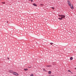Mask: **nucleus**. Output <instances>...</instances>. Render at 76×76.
<instances>
[{
  "label": "nucleus",
  "mask_w": 76,
  "mask_h": 76,
  "mask_svg": "<svg viewBox=\"0 0 76 76\" xmlns=\"http://www.w3.org/2000/svg\"><path fill=\"white\" fill-rule=\"evenodd\" d=\"M59 16L60 17V18H58L60 20H62L63 19V18L64 19L65 18V16L63 15H59Z\"/></svg>",
  "instance_id": "nucleus-1"
},
{
  "label": "nucleus",
  "mask_w": 76,
  "mask_h": 76,
  "mask_svg": "<svg viewBox=\"0 0 76 76\" xmlns=\"http://www.w3.org/2000/svg\"><path fill=\"white\" fill-rule=\"evenodd\" d=\"M13 74L14 75H15V76H18L19 75V74L18 73L15 72H13Z\"/></svg>",
  "instance_id": "nucleus-2"
},
{
  "label": "nucleus",
  "mask_w": 76,
  "mask_h": 76,
  "mask_svg": "<svg viewBox=\"0 0 76 76\" xmlns=\"http://www.w3.org/2000/svg\"><path fill=\"white\" fill-rule=\"evenodd\" d=\"M67 3H68L69 6H70L71 5V4H70V2L69 1H68Z\"/></svg>",
  "instance_id": "nucleus-3"
},
{
  "label": "nucleus",
  "mask_w": 76,
  "mask_h": 76,
  "mask_svg": "<svg viewBox=\"0 0 76 76\" xmlns=\"http://www.w3.org/2000/svg\"><path fill=\"white\" fill-rule=\"evenodd\" d=\"M9 73H13V71L12 70H10L9 71Z\"/></svg>",
  "instance_id": "nucleus-4"
},
{
  "label": "nucleus",
  "mask_w": 76,
  "mask_h": 76,
  "mask_svg": "<svg viewBox=\"0 0 76 76\" xmlns=\"http://www.w3.org/2000/svg\"><path fill=\"white\" fill-rule=\"evenodd\" d=\"M69 6L72 9H73V5H72V4L70 6Z\"/></svg>",
  "instance_id": "nucleus-5"
},
{
  "label": "nucleus",
  "mask_w": 76,
  "mask_h": 76,
  "mask_svg": "<svg viewBox=\"0 0 76 76\" xmlns=\"http://www.w3.org/2000/svg\"><path fill=\"white\" fill-rule=\"evenodd\" d=\"M24 70H25V72H26V71H27V70H28V69H24Z\"/></svg>",
  "instance_id": "nucleus-6"
},
{
  "label": "nucleus",
  "mask_w": 76,
  "mask_h": 76,
  "mask_svg": "<svg viewBox=\"0 0 76 76\" xmlns=\"http://www.w3.org/2000/svg\"><path fill=\"white\" fill-rule=\"evenodd\" d=\"M46 67H52L51 65H48V66H46Z\"/></svg>",
  "instance_id": "nucleus-7"
},
{
  "label": "nucleus",
  "mask_w": 76,
  "mask_h": 76,
  "mask_svg": "<svg viewBox=\"0 0 76 76\" xmlns=\"http://www.w3.org/2000/svg\"><path fill=\"white\" fill-rule=\"evenodd\" d=\"M33 5L34 6H37V4H35V3L33 4Z\"/></svg>",
  "instance_id": "nucleus-8"
},
{
  "label": "nucleus",
  "mask_w": 76,
  "mask_h": 76,
  "mask_svg": "<svg viewBox=\"0 0 76 76\" xmlns=\"http://www.w3.org/2000/svg\"><path fill=\"white\" fill-rule=\"evenodd\" d=\"M48 74H51V72L49 71L48 72Z\"/></svg>",
  "instance_id": "nucleus-9"
},
{
  "label": "nucleus",
  "mask_w": 76,
  "mask_h": 76,
  "mask_svg": "<svg viewBox=\"0 0 76 76\" xmlns=\"http://www.w3.org/2000/svg\"><path fill=\"white\" fill-rule=\"evenodd\" d=\"M70 60H73V57H71L70 58Z\"/></svg>",
  "instance_id": "nucleus-10"
},
{
  "label": "nucleus",
  "mask_w": 76,
  "mask_h": 76,
  "mask_svg": "<svg viewBox=\"0 0 76 76\" xmlns=\"http://www.w3.org/2000/svg\"><path fill=\"white\" fill-rule=\"evenodd\" d=\"M30 76H34V75L33 74H31Z\"/></svg>",
  "instance_id": "nucleus-11"
},
{
  "label": "nucleus",
  "mask_w": 76,
  "mask_h": 76,
  "mask_svg": "<svg viewBox=\"0 0 76 76\" xmlns=\"http://www.w3.org/2000/svg\"><path fill=\"white\" fill-rule=\"evenodd\" d=\"M50 44L51 45H53V43H50Z\"/></svg>",
  "instance_id": "nucleus-12"
},
{
  "label": "nucleus",
  "mask_w": 76,
  "mask_h": 76,
  "mask_svg": "<svg viewBox=\"0 0 76 76\" xmlns=\"http://www.w3.org/2000/svg\"><path fill=\"white\" fill-rule=\"evenodd\" d=\"M44 71H45V72L46 71V70L45 69H43Z\"/></svg>",
  "instance_id": "nucleus-13"
},
{
  "label": "nucleus",
  "mask_w": 76,
  "mask_h": 76,
  "mask_svg": "<svg viewBox=\"0 0 76 76\" xmlns=\"http://www.w3.org/2000/svg\"><path fill=\"white\" fill-rule=\"evenodd\" d=\"M52 8L53 9V10H54V8L53 7H52Z\"/></svg>",
  "instance_id": "nucleus-14"
},
{
  "label": "nucleus",
  "mask_w": 76,
  "mask_h": 76,
  "mask_svg": "<svg viewBox=\"0 0 76 76\" xmlns=\"http://www.w3.org/2000/svg\"><path fill=\"white\" fill-rule=\"evenodd\" d=\"M2 3H3V4H5V2H2Z\"/></svg>",
  "instance_id": "nucleus-15"
},
{
  "label": "nucleus",
  "mask_w": 76,
  "mask_h": 76,
  "mask_svg": "<svg viewBox=\"0 0 76 76\" xmlns=\"http://www.w3.org/2000/svg\"><path fill=\"white\" fill-rule=\"evenodd\" d=\"M40 6H43V4H40Z\"/></svg>",
  "instance_id": "nucleus-16"
},
{
  "label": "nucleus",
  "mask_w": 76,
  "mask_h": 76,
  "mask_svg": "<svg viewBox=\"0 0 76 76\" xmlns=\"http://www.w3.org/2000/svg\"><path fill=\"white\" fill-rule=\"evenodd\" d=\"M68 72H71V71L69 70H68Z\"/></svg>",
  "instance_id": "nucleus-17"
},
{
  "label": "nucleus",
  "mask_w": 76,
  "mask_h": 76,
  "mask_svg": "<svg viewBox=\"0 0 76 76\" xmlns=\"http://www.w3.org/2000/svg\"><path fill=\"white\" fill-rule=\"evenodd\" d=\"M28 67H29V68H31L32 67H31V66Z\"/></svg>",
  "instance_id": "nucleus-18"
},
{
  "label": "nucleus",
  "mask_w": 76,
  "mask_h": 76,
  "mask_svg": "<svg viewBox=\"0 0 76 76\" xmlns=\"http://www.w3.org/2000/svg\"><path fill=\"white\" fill-rule=\"evenodd\" d=\"M31 2H32V1H33V0H31Z\"/></svg>",
  "instance_id": "nucleus-19"
},
{
  "label": "nucleus",
  "mask_w": 76,
  "mask_h": 76,
  "mask_svg": "<svg viewBox=\"0 0 76 76\" xmlns=\"http://www.w3.org/2000/svg\"><path fill=\"white\" fill-rule=\"evenodd\" d=\"M7 59H8V60H9V58H7Z\"/></svg>",
  "instance_id": "nucleus-20"
},
{
  "label": "nucleus",
  "mask_w": 76,
  "mask_h": 76,
  "mask_svg": "<svg viewBox=\"0 0 76 76\" xmlns=\"http://www.w3.org/2000/svg\"><path fill=\"white\" fill-rule=\"evenodd\" d=\"M71 73H72V74H73V73L71 72Z\"/></svg>",
  "instance_id": "nucleus-21"
},
{
  "label": "nucleus",
  "mask_w": 76,
  "mask_h": 76,
  "mask_svg": "<svg viewBox=\"0 0 76 76\" xmlns=\"http://www.w3.org/2000/svg\"><path fill=\"white\" fill-rule=\"evenodd\" d=\"M75 69H76V68H75Z\"/></svg>",
  "instance_id": "nucleus-22"
},
{
  "label": "nucleus",
  "mask_w": 76,
  "mask_h": 76,
  "mask_svg": "<svg viewBox=\"0 0 76 76\" xmlns=\"http://www.w3.org/2000/svg\"><path fill=\"white\" fill-rule=\"evenodd\" d=\"M7 23H8V21H7Z\"/></svg>",
  "instance_id": "nucleus-23"
},
{
  "label": "nucleus",
  "mask_w": 76,
  "mask_h": 76,
  "mask_svg": "<svg viewBox=\"0 0 76 76\" xmlns=\"http://www.w3.org/2000/svg\"><path fill=\"white\" fill-rule=\"evenodd\" d=\"M74 76H76V75H74Z\"/></svg>",
  "instance_id": "nucleus-24"
},
{
  "label": "nucleus",
  "mask_w": 76,
  "mask_h": 76,
  "mask_svg": "<svg viewBox=\"0 0 76 76\" xmlns=\"http://www.w3.org/2000/svg\"><path fill=\"white\" fill-rule=\"evenodd\" d=\"M30 1V0H29Z\"/></svg>",
  "instance_id": "nucleus-25"
}]
</instances>
